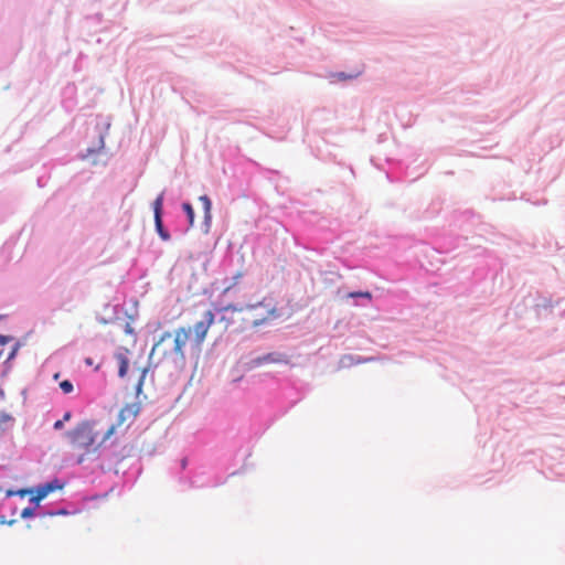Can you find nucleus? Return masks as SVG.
Here are the masks:
<instances>
[{"label": "nucleus", "mask_w": 565, "mask_h": 565, "mask_svg": "<svg viewBox=\"0 0 565 565\" xmlns=\"http://www.w3.org/2000/svg\"><path fill=\"white\" fill-rule=\"evenodd\" d=\"M192 329L181 327L174 332L162 333L160 340L153 345L150 359L156 365L181 369L185 363V347L190 341Z\"/></svg>", "instance_id": "1"}, {"label": "nucleus", "mask_w": 565, "mask_h": 565, "mask_svg": "<svg viewBox=\"0 0 565 565\" xmlns=\"http://www.w3.org/2000/svg\"><path fill=\"white\" fill-rule=\"evenodd\" d=\"M247 326L257 327L268 321L269 319L276 318V307L270 302L262 301L256 305H248L244 307Z\"/></svg>", "instance_id": "2"}, {"label": "nucleus", "mask_w": 565, "mask_h": 565, "mask_svg": "<svg viewBox=\"0 0 565 565\" xmlns=\"http://www.w3.org/2000/svg\"><path fill=\"white\" fill-rule=\"evenodd\" d=\"M220 311V322L224 324L225 330L241 332L248 327L244 307L226 306Z\"/></svg>", "instance_id": "3"}, {"label": "nucleus", "mask_w": 565, "mask_h": 565, "mask_svg": "<svg viewBox=\"0 0 565 565\" xmlns=\"http://www.w3.org/2000/svg\"><path fill=\"white\" fill-rule=\"evenodd\" d=\"M72 443L79 448H90L95 445L100 446L103 443L96 440V433L89 423L78 425L70 434Z\"/></svg>", "instance_id": "4"}, {"label": "nucleus", "mask_w": 565, "mask_h": 565, "mask_svg": "<svg viewBox=\"0 0 565 565\" xmlns=\"http://www.w3.org/2000/svg\"><path fill=\"white\" fill-rule=\"evenodd\" d=\"M138 415V408L134 404L125 405L117 417V423L113 424L104 434L100 443L109 439L118 428H121L125 425V428L121 430L122 433L129 427V425L135 420Z\"/></svg>", "instance_id": "5"}, {"label": "nucleus", "mask_w": 565, "mask_h": 565, "mask_svg": "<svg viewBox=\"0 0 565 565\" xmlns=\"http://www.w3.org/2000/svg\"><path fill=\"white\" fill-rule=\"evenodd\" d=\"M213 322H214V313L211 310H207L204 312L203 319L198 321L193 326V332H194L193 345L198 351L201 350V345L204 342L207 331H209L210 327L213 324Z\"/></svg>", "instance_id": "6"}, {"label": "nucleus", "mask_w": 565, "mask_h": 565, "mask_svg": "<svg viewBox=\"0 0 565 565\" xmlns=\"http://www.w3.org/2000/svg\"><path fill=\"white\" fill-rule=\"evenodd\" d=\"M163 200H164V193L161 192L157 199L154 200L153 204H152V207H153V213H154V224H156V230L159 234V236L163 239V241H169L170 239V235L169 233L163 228V224H162V206H163Z\"/></svg>", "instance_id": "7"}, {"label": "nucleus", "mask_w": 565, "mask_h": 565, "mask_svg": "<svg viewBox=\"0 0 565 565\" xmlns=\"http://www.w3.org/2000/svg\"><path fill=\"white\" fill-rule=\"evenodd\" d=\"M254 363L256 365H263V364H281V363H288V358L285 354L281 353H268L262 356H258L254 360Z\"/></svg>", "instance_id": "8"}, {"label": "nucleus", "mask_w": 565, "mask_h": 565, "mask_svg": "<svg viewBox=\"0 0 565 565\" xmlns=\"http://www.w3.org/2000/svg\"><path fill=\"white\" fill-rule=\"evenodd\" d=\"M116 360L118 362V375L120 377H125L128 374L130 362H129L128 358L126 356V354H124V353H117Z\"/></svg>", "instance_id": "9"}, {"label": "nucleus", "mask_w": 565, "mask_h": 565, "mask_svg": "<svg viewBox=\"0 0 565 565\" xmlns=\"http://www.w3.org/2000/svg\"><path fill=\"white\" fill-rule=\"evenodd\" d=\"M131 373L136 376V379L138 381V388H139L142 385L143 380L146 377L147 367H145V366H137L136 363H134L132 369H131Z\"/></svg>", "instance_id": "10"}, {"label": "nucleus", "mask_w": 565, "mask_h": 565, "mask_svg": "<svg viewBox=\"0 0 565 565\" xmlns=\"http://www.w3.org/2000/svg\"><path fill=\"white\" fill-rule=\"evenodd\" d=\"M200 201L203 203L205 217L210 218L211 217V207H212L211 200L206 195H202V196H200Z\"/></svg>", "instance_id": "11"}, {"label": "nucleus", "mask_w": 565, "mask_h": 565, "mask_svg": "<svg viewBox=\"0 0 565 565\" xmlns=\"http://www.w3.org/2000/svg\"><path fill=\"white\" fill-rule=\"evenodd\" d=\"M182 207L188 216L190 225H193L194 222V210L190 203H183Z\"/></svg>", "instance_id": "12"}, {"label": "nucleus", "mask_w": 565, "mask_h": 565, "mask_svg": "<svg viewBox=\"0 0 565 565\" xmlns=\"http://www.w3.org/2000/svg\"><path fill=\"white\" fill-rule=\"evenodd\" d=\"M360 75V73H356V74H347V73H343V72H340V73H335L332 75L333 79L334 81H347V79H352V78H355Z\"/></svg>", "instance_id": "13"}, {"label": "nucleus", "mask_w": 565, "mask_h": 565, "mask_svg": "<svg viewBox=\"0 0 565 565\" xmlns=\"http://www.w3.org/2000/svg\"><path fill=\"white\" fill-rule=\"evenodd\" d=\"M62 486L57 483V481L54 482H47L43 486H41V489L45 491V494L47 495L50 492L54 491L55 489H61Z\"/></svg>", "instance_id": "14"}, {"label": "nucleus", "mask_w": 565, "mask_h": 565, "mask_svg": "<svg viewBox=\"0 0 565 565\" xmlns=\"http://www.w3.org/2000/svg\"><path fill=\"white\" fill-rule=\"evenodd\" d=\"M60 387L63 391L64 394H70L73 392V384L71 381L65 380L60 383Z\"/></svg>", "instance_id": "15"}, {"label": "nucleus", "mask_w": 565, "mask_h": 565, "mask_svg": "<svg viewBox=\"0 0 565 565\" xmlns=\"http://www.w3.org/2000/svg\"><path fill=\"white\" fill-rule=\"evenodd\" d=\"M45 497V491H43L41 487H39L36 490V494L33 498H31V501L34 502L35 504H39V502L43 500Z\"/></svg>", "instance_id": "16"}, {"label": "nucleus", "mask_w": 565, "mask_h": 565, "mask_svg": "<svg viewBox=\"0 0 565 565\" xmlns=\"http://www.w3.org/2000/svg\"><path fill=\"white\" fill-rule=\"evenodd\" d=\"M348 297H350V298L363 297V298L371 299V298H372V295H371V292H369V291H354V292H350V294L348 295Z\"/></svg>", "instance_id": "17"}, {"label": "nucleus", "mask_w": 565, "mask_h": 565, "mask_svg": "<svg viewBox=\"0 0 565 565\" xmlns=\"http://www.w3.org/2000/svg\"><path fill=\"white\" fill-rule=\"evenodd\" d=\"M33 515H34V509H32V508H25L21 512V518L22 519H28V518H31Z\"/></svg>", "instance_id": "18"}, {"label": "nucleus", "mask_w": 565, "mask_h": 565, "mask_svg": "<svg viewBox=\"0 0 565 565\" xmlns=\"http://www.w3.org/2000/svg\"><path fill=\"white\" fill-rule=\"evenodd\" d=\"M28 492H29V490H26V489H22V490H19V491L17 492V494H19V495H21V497H24ZM13 494H15V492H13L12 490H9V491L7 492V495H8V497H11V495H13Z\"/></svg>", "instance_id": "19"}, {"label": "nucleus", "mask_w": 565, "mask_h": 565, "mask_svg": "<svg viewBox=\"0 0 565 565\" xmlns=\"http://www.w3.org/2000/svg\"><path fill=\"white\" fill-rule=\"evenodd\" d=\"M63 427V420H57L54 423V428L55 429H61Z\"/></svg>", "instance_id": "20"}, {"label": "nucleus", "mask_w": 565, "mask_h": 565, "mask_svg": "<svg viewBox=\"0 0 565 565\" xmlns=\"http://www.w3.org/2000/svg\"><path fill=\"white\" fill-rule=\"evenodd\" d=\"M242 276H243V274H242V273H237V274L234 276L235 281H236V280H238Z\"/></svg>", "instance_id": "21"}, {"label": "nucleus", "mask_w": 565, "mask_h": 565, "mask_svg": "<svg viewBox=\"0 0 565 565\" xmlns=\"http://www.w3.org/2000/svg\"><path fill=\"white\" fill-rule=\"evenodd\" d=\"M70 418H71V413H66V414L64 415V420H68Z\"/></svg>", "instance_id": "22"}, {"label": "nucleus", "mask_w": 565, "mask_h": 565, "mask_svg": "<svg viewBox=\"0 0 565 565\" xmlns=\"http://www.w3.org/2000/svg\"><path fill=\"white\" fill-rule=\"evenodd\" d=\"M231 288H232V285L227 286V287L224 289V292H227Z\"/></svg>", "instance_id": "23"}]
</instances>
